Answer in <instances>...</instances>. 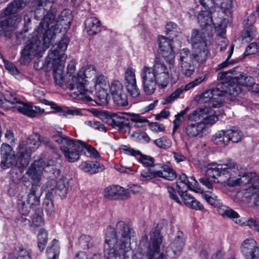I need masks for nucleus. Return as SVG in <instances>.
<instances>
[{"label":"nucleus","instance_id":"obj_1","mask_svg":"<svg viewBox=\"0 0 259 259\" xmlns=\"http://www.w3.org/2000/svg\"><path fill=\"white\" fill-rule=\"evenodd\" d=\"M115 229L110 227L107 229L104 252L106 259H116L120 254L116 250L118 244L123 252L127 251L130 244L131 229L125 223L118 222Z\"/></svg>","mask_w":259,"mask_h":259},{"label":"nucleus","instance_id":"obj_2","mask_svg":"<svg viewBox=\"0 0 259 259\" xmlns=\"http://www.w3.org/2000/svg\"><path fill=\"white\" fill-rule=\"evenodd\" d=\"M53 16L48 15L44 21L40 22L36 36L32 38L21 51L19 61L21 64L26 65L35 57H41L43 52L49 48L53 40L51 30H44V24L47 19H52Z\"/></svg>","mask_w":259,"mask_h":259},{"label":"nucleus","instance_id":"obj_3","mask_svg":"<svg viewBox=\"0 0 259 259\" xmlns=\"http://www.w3.org/2000/svg\"><path fill=\"white\" fill-rule=\"evenodd\" d=\"M69 39L64 37L57 44L53 46L44 62L48 69H53V77L56 83L61 86L64 82L63 70L67 56L65 54Z\"/></svg>","mask_w":259,"mask_h":259},{"label":"nucleus","instance_id":"obj_4","mask_svg":"<svg viewBox=\"0 0 259 259\" xmlns=\"http://www.w3.org/2000/svg\"><path fill=\"white\" fill-rule=\"evenodd\" d=\"M56 11L52 10L48 12L42 19L40 22L44 21V19L48 15H52V19H47L44 24V30H51L53 33V39L55 34L61 31H66L71 25L72 20L71 11L69 9H65L61 12L56 20L55 19Z\"/></svg>","mask_w":259,"mask_h":259},{"label":"nucleus","instance_id":"obj_5","mask_svg":"<svg viewBox=\"0 0 259 259\" xmlns=\"http://www.w3.org/2000/svg\"><path fill=\"white\" fill-rule=\"evenodd\" d=\"M238 171V165L232 160H229L224 164L213 163L208 164L206 174L208 179H213L214 183H219L221 181L225 182L227 180L226 176L230 177V175H233V172L237 174Z\"/></svg>","mask_w":259,"mask_h":259},{"label":"nucleus","instance_id":"obj_6","mask_svg":"<svg viewBox=\"0 0 259 259\" xmlns=\"http://www.w3.org/2000/svg\"><path fill=\"white\" fill-rule=\"evenodd\" d=\"M204 31L193 29L191 36L193 54L195 55L196 61L199 64L205 62L208 53Z\"/></svg>","mask_w":259,"mask_h":259},{"label":"nucleus","instance_id":"obj_7","mask_svg":"<svg viewBox=\"0 0 259 259\" xmlns=\"http://www.w3.org/2000/svg\"><path fill=\"white\" fill-rule=\"evenodd\" d=\"M31 153L30 147L19 146L17 159L14 154L2 156L1 165L3 169L9 168L13 165L18 167H25L30 162Z\"/></svg>","mask_w":259,"mask_h":259},{"label":"nucleus","instance_id":"obj_8","mask_svg":"<svg viewBox=\"0 0 259 259\" xmlns=\"http://www.w3.org/2000/svg\"><path fill=\"white\" fill-rule=\"evenodd\" d=\"M66 84L70 90H77L71 93V96L74 99L87 102L93 100L92 98L87 94L89 91L86 83L82 76L79 75V72L74 75H69Z\"/></svg>","mask_w":259,"mask_h":259},{"label":"nucleus","instance_id":"obj_9","mask_svg":"<svg viewBox=\"0 0 259 259\" xmlns=\"http://www.w3.org/2000/svg\"><path fill=\"white\" fill-rule=\"evenodd\" d=\"M39 188L38 185H31L26 197L18 195V205L20 213L28 214L32 206L39 204L41 194L38 192Z\"/></svg>","mask_w":259,"mask_h":259},{"label":"nucleus","instance_id":"obj_10","mask_svg":"<svg viewBox=\"0 0 259 259\" xmlns=\"http://www.w3.org/2000/svg\"><path fill=\"white\" fill-rule=\"evenodd\" d=\"M42 142L48 147V148L54 151L55 155L54 157L49 159L47 162L43 160V164L42 165L43 170L53 175L51 176L50 177L57 178L61 174L60 168L61 167V160L60 156L56 152V148L52 142L48 139H44Z\"/></svg>","mask_w":259,"mask_h":259},{"label":"nucleus","instance_id":"obj_11","mask_svg":"<svg viewBox=\"0 0 259 259\" xmlns=\"http://www.w3.org/2000/svg\"><path fill=\"white\" fill-rule=\"evenodd\" d=\"M0 15V36L11 39L14 36V29L18 25L21 19L18 15Z\"/></svg>","mask_w":259,"mask_h":259},{"label":"nucleus","instance_id":"obj_12","mask_svg":"<svg viewBox=\"0 0 259 259\" xmlns=\"http://www.w3.org/2000/svg\"><path fill=\"white\" fill-rule=\"evenodd\" d=\"M82 141L78 140H71L65 146H61L60 150L66 159L69 162L77 161L80 157V153L83 150Z\"/></svg>","mask_w":259,"mask_h":259},{"label":"nucleus","instance_id":"obj_13","mask_svg":"<svg viewBox=\"0 0 259 259\" xmlns=\"http://www.w3.org/2000/svg\"><path fill=\"white\" fill-rule=\"evenodd\" d=\"M179 56L182 74L186 77L191 76L195 70V67L193 63V60H196L195 55L189 49L184 48L180 50Z\"/></svg>","mask_w":259,"mask_h":259},{"label":"nucleus","instance_id":"obj_14","mask_svg":"<svg viewBox=\"0 0 259 259\" xmlns=\"http://www.w3.org/2000/svg\"><path fill=\"white\" fill-rule=\"evenodd\" d=\"M143 91L146 95L153 94L158 84V80L152 67L144 66L141 72Z\"/></svg>","mask_w":259,"mask_h":259},{"label":"nucleus","instance_id":"obj_15","mask_svg":"<svg viewBox=\"0 0 259 259\" xmlns=\"http://www.w3.org/2000/svg\"><path fill=\"white\" fill-rule=\"evenodd\" d=\"M96 95L99 100L103 103L107 102V90L109 84L107 78L103 74H97L92 79Z\"/></svg>","mask_w":259,"mask_h":259},{"label":"nucleus","instance_id":"obj_16","mask_svg":"<svg viewBox=\"0 0 259 259\" xmlns=\"http://www.w3.org/2000/svg\"><path fill=\"white\" fill-rule=\"evenodd\" d=\"M44 189H46L48 192H53V195L55 194L58 195L61 199L66 197L69 189L68 183L66 181L60 179L57 182L53 178L46 183Z\"/></svg>","mask_w":259,"mask_h":259},{"label":"nucleus","instance_id":"obj_17","mask_svg":"<svg viewBox=\"0 0 259 259\" xmlns=\"http://www.w3.org/2000/svg\"><path fill=\"white\" fill-rule=\"evenodd\" d=\"M172 42L171 39H169L166 36H159V47L161 55L170 65H173L175 62V53Z\"/></svg>","mask_w":259,"mask_h":259},{"label":"nucleus","instance_id":"obj_18","mask_svg":"<svg viewBox=\"0 0 259 259\" xmlns=\"http://www.w3.org/2000/svg\"><path fill=\"white\" fill-rule=\"evenodd\" d=\"M158 80V85L165 88L168 83L169 75L168 69L163 62L156 60L152 68Z\"/></svg>","mask_w":259,"mask_h":259},{"label":"nucleus","instance_id":"obj_19","mask_svg":"<svg viewBox=\"0 0 259 259\" xmlns=\"http://www.w3.org/2000/svg\"><path fill=\"white\" fill-rule=\"evenodd\" d=\"M125 85L127 92L133 98L138 97L140 94L137 87L135 70L132 67L126 69L124 73Z\"/></svg>","mask_w":259,"mask_h":259},{"label":"nucleus","instance_id":"obj_20","mask_svg":"<svg viewBox=\"0 0 259 259\" xmlns=\"http://www.w3.org/2000/svg\"><path fill=\"white\" fill-rule=\"evenodd\" d=\"M43 160L35 161L28 169L26 174L31 180V185H38L40 187V182L42 177Z\"/></svg>","mask_w":259,"mask_h":259},{"label":"nucleus","instance_id":"obj_21","mask_svg":"<svg viewBox=\"0 0 259 259\" xmlns=\"http://www.w3.org/2000/svg\"><path fill=\"white\" fill-rule=\"evenodd\" d=\"M242 253L245 259H259V247L252 239H247L241 247Z\"/></svg>","mask_w":259,"mask_h":259},{"label":"nucleus","instance_id":"obj_22","mask_svg":"<svg viewBox=\"0 0 259 259\" xmlns=\"http://www.w3.org/2000/svg\"><path fill=\"white\" fill-rule=\"evenodd\" d=\"M103 194L109 199H125L129 196L130 191L118 185H112L105 189Z\"/></svg>","mask_w":259,"mask_h":259},{"label":"nucleus","instance_id":"obj_23","mask_svg":"<svg viewBox=\"0 0 259 259\" xmlns=\"http://www.w3.org/2000/svg\"><path fill=\"white\" fill-rule=\"evenodd\" d=\"M105 122L109 125H111L113 128L124 127L131 128L130 126V122L128 119L124 116L115 114L110 113L106 115Z\"/></svg>","mask_w":259,"mask_h":259},{"label":"nucleus","instance_id":"obj_24","mask_svg":"<svg viewBox=\"0 0 259 259\" xmlns=\"http://www.w3.org/2000/svg\"><path fill=\"white\" fill-rule=\"evenodd\" d=\"M30 0H13L2 11V17L8 15H16L23 10Z\"/></svg>","mask_w":259,"mask_h":259},{"label":"nucleus","instance_id":"obj_25","mask_svg":"<svg viewBox=\"0 0 259 259\" xmlns=\"http://www.w3.org/2000/svg\"><path fill=\"white\" fill-rule=\"evenodd\" d=\"M190 179L194 182V184H193V182L188 180L187 176L185 174H181L177 181V187L182 192H186L188 189H191L197 193H202V191L200 188L194 186L197 184V181L195 180L193 177H191Z\"/></svg>","mask_w":259,"mask_h":259},{"label":"nucleus","instance_id":"obj_26","mask_svg":"<svg viewBox=\"0 0 259 259\" xmlns=\"http://www.w3.org/2000/svg\"><path fill=\"white\" fill-rule=\"evenodd\" d=\"M131 123L134 124L136 128L146 127L149 128L156 127L158 130H164L165 128L163 124L158 122H149L146 118L140 116L138 114H134L131 118Z\"/></svg>","mask_w":259,"mask_h":259},{"label":"nucleus","instance_id":"obj_27","mask_svg":"<svg viewBox=\"0 0 259 259\" xmlns=\"http://www.w3.org/2000/svg\"><path fill=\"white\" fill-rule=\"evenodd\" d=\"M214 13L209 12L208 11L202 10L198 14L197 16L198 22L202 28V30H211L213 28V25H214L213 20L212 19Z\"/></svg>","mask_w":259,"mask_h":259},{"label":"nucleus","instance_id":"obj_28","mask_svg":"<svg viewBox=\"0 0 259 259\" xmlns=\"http://www.w3.org/2000/svg\"><path fill=\"white\" fill-rule=\"evenodd\" d=\"M19 103L20 105L16 107V109L19 112L27 116L36 117L44 112V110L41 109L39 106H34V109L31 103L25 104L20 102Z\"/></svg>","mask_w":259,"mask_h":259},{"label":"nucleus","instance_id":"obj_29","mask_svg":"<svg viewBox=\"0 0 259 259\" xmlns=\"http://www.w3.org/2000/svg\"><path fill=\"white\" fill-rule=\"evenodd\" d=\"M233 175H230V177L226 176L229 185H246L251 182V178L248 173H244L241 176L238 170L237 174L233 172Z\"/></svg>","mask_w":259,"mask_h":259},{"label":"nucleus","instance_id":"obj_30","mask_svg":"<svg viewBox=\"0 0 259 259\" xmlns=\"http://www.w3.org/2000/svg\"><path fill=\"white\" fill-rule=\"evenodd\" d=\"M85 30L89 35L96 34L100 31L101 23L96 17H92L87 18L84 22Z\"/></svg>","mask_w":259,"mask_h":259},{"label":"nucleus","instance_id":"obj_31","mask_svg":"<svg viewBox=\"0 0 259 259\" xmlns=\"http://www.w3.org/2000/svg\"><path fill=\"white\" fill-rule=\"evenodd\" d=\"M79 168L86 172L94 174L104 170V166L98 162L88 161L81 162Z\"/></svg>","mask_w":259,"mask_h":259},{"label":"nucleus","instance_id":"obj_32","mask_svg":"<svg viewBox=\"0 0 259 259\" xmlns=\"http://www.w3.org/2000/svg\"><path fill=\"white\" fill-rule=\"evenodd\" d=\"M203 118L202 121L190 123L189 124V126L190 128L204 130L205 128H209L218 120V115H211Z\"/></svg>","mask_w":259,"mask_h":259},{"label":"nucleus","instance_id":"obj_33","mask_svg":"<svg viewBox=\"0 0 259 259\" xmlns=\"http://www.w3.org/2000/svg\"><path fill=\"white\" fill-rule=\"evenodd\" d=\"M184 236V233L182 231H178L174 240L171 242L169 247L174 254H179L182 250L185 245Z\"/></svg>","mask_w":259,"mask_h":259},{"label":"nucleus","instance_id":"obj_34","mask_svg":"<svg viewBox=\"0 0 259 259\" xmlns=\"http://www.w3.org/2000/svg\"><path fill=\"white\" fill-rule=\"evenodd\" d=\"M215 207L217 208L218 213L220 215L223 217H227L233 220L236 219L235 221L236 223L238 224H242V221L240 219H238L239 217L238 213L233 210L232 209L224 205H223L221 203H220V204H219L218 206H217Z\"/></svg>","mask_w":259,"mask_h":259},{"label":"nucleus","instance_id":"obj_35","mask_svg":"<svg viewBox=\"0 0 259 259\" xmlns=\"http://www.w3.org/2000/svg\"><path fill=\"white\" fill-rule=\"evenodd\" d=\"M11 259H32L31 251L27 245H20L16 248Z\"/></svg>","mask_w":259,"mask_h":259},{"label":"nucleus","instance_id":"obj_36","mask_svg":"<svg viewBox=\"0 0 259 259\" xmlns=\"http://www.w3.org/2000/svg\"><path fill=\"white\" fill-rule=\"evenodd\" d=\"M230 78L234 80L238 84L244 86H248L251 87L254 81L253 77L249 75H247L244 73H238L234 72L232 76H230Z\"/></svg>","mask_w":259,"mask_h":259},{"label":"nucleus","instance_id":"obj_37","mask_svg":"<svg viewBox=\"0 0 259 259\" xmlns=\"http://www.w3.org/2000/svg\"><path fill=\"white\" fill-rule=\"evenodd\" d=\"M213 92H216L217 96H224L225 94L234 95L236 91L229 83L222 81L219 83L215 88H213Z\"/></svg>","mask_w":259,"mask_h":259},{"label":"nucleus","instance_id":"obj_38","mask_svg":"<svg viewBox=\"0 0 259 259\" xmlns=\"http://www.w3.org/2000/svg\"><path fill=\"white\" fill-rule=\"evenodd\" d=\"M214 143L220 146H224L229 141L227 131H219L212 137Z\"/></svg>","mask_w":259,"mask_h":259},{"label":"nucleus","instance_id":"obj_39","mask_svg":"<svg viewBox=\"0 0 259 259\" xmlns=\"http://www.w3.org/2000/svg\"><path fill=\"white\" fill-rule=\"evenodd\" d=\"M157 178H162L169 181H172L177 177L175 171L168 166L164 167L162 169L156 170Z\"/></svg>","mask_w":259,"mask_h":259},{"label":"nucleus","instance_id":"obj_40","mask_svg":"<svg viewBox=\"0 0 259 259\" xmlns=\"http://www.w3.org/2000/svg\"><path fill=\"white\" fill-rule=\"evenodd\" d=\"M209 109L208 108H198L194 110L188 115V119L191 121H195L199 119L201 117H204L209 113Z\"/></svg>","mask_w":259,"mask_h":259},{"label":"nucleus","instance_id":"obj_41","mask_svg":"<svg viewBox=\"0 0 259 259\" xmlns=\"http://www.w3.org/2000/svg\"><path fill=\"white\" fill-rule=\"evenodd\" d=\"M53 198V192L48 191L43 203L44 209L50 214L54 212V204Z\"/></svg>","mask_w":259,"mask_h":259},{"label":"nucleus","instance_id":"obj_42","mask_svg":"<svg viewBox=\"0 0 259 259\" xmlns=\"http://www.w3.org/2000/svg\"><path fill=\"white\" fill-rule=\"evenodd\" d=\"M97 74L96 68L93 65H88L84 70L79 71V75L82 76L85 83L88 81L86 78H91L93 77H95V76Z\"/></svg>","mask_w":259,"mask_h":259},{"label":"nucleus","instance_id":"obj_43","mask_svg":"<svg viewBox=\"0 0 259 259\" xmlns=\"http://www.w3.org/2000/svg\"><path fill=\"white\" fill-rule=\"evenodd\" d=\"M59 249L58 240L54 239L52 246L47 249L48 259H57L59 256Z\"/></svg>","mask_w":259,"mask_h":259},{"label":"nucleus","instance_id":"obj_44","mask_svg":"<svg viewBox=\"0 0 259 259\" xmlns=\"http://www.w3.org/2000/svg\"><path fill=\"white\" fill-rule=\"evenodd\" d=\"M113 101L118 106H125L127 105V98L124 91L112 95Z\"/></svg>","mask_w":259,"mask_h":259},{"label":"nucleus","instance_id":"obj_45","mask_svg":"<svg viewBox=\"0 0 259 259\" xmlns=\"http://www.w3.org/2000/svg\"><path fill=\"white\" fill-rule=\"evenodd\" d=\"M187 91L184 85H182L179 88L175 90L173 93L170 94L168 96L165 98L163 104L170 103L175 101L177 99L179 98L180 96L183 93L184 91Z\"/></svg>","mask_w":259,"mask_h":259},{"label":"nucleus","instance_id":"obj_46","mask_svg":"<svg viewBox=\"0 0 259 259\" xmlns=\"http://www.w3.org/2000/svg\"><path fill=\"white\" fill-rule=\"evenodd\" d=\"M128 131V134L133 138L134 140L138 141L143 140L146 142L150 141V138L147 134L143 131Z\"/></svg>","mask_w":259,"mask_h":259},{"label":"nucleus","instance_id":"obj_47","mask_svg":"<svg viewBox=\"0 0 259 259\" xmlns=\"http://www.w3.org/2000/svg\"><path fill=\"white\" fill-rule=\"evenodd\" d=\"M38 247L39 250H43L46 245L48 240V234L44 229H41L37 236Z\"/></svg>","mask_w":259,"mask_h":259},{"label":"nucleus","instance_id":"obj_48","mask_svg":"<svg viewBox=\"0 0 259 259\" xmlns=\"http://www.w3.org/2000/svg\"><path fill=\"white\" fill-rule=\"evenodd\" d=\"M2 94L6 102L11 104L20 103V100L17 98L15 93H12L9 91L3 90Z\"/></svg>","mask_w":259,"mask_h":259},{"label":"nucleus","instance_id":"obj_49","mask_svg":"<svg viewBox=\"0 0 259 259\" xmlns=\"http://www.w3.org/2000/svg\"><path fill=\"white\" fill-rule=\"evenodd\" d=\"M153 178H157L156 170H144L141 173L140 179L142 181H147Z\"/></svg>","mask_w":259,"mask_h":259},{"label":"nucleus","instance_id":"obj_50","mask_svg":"<svg viewBox=\"0 0 259 259\" xmlns=\"http://www.w3.org/2000/svg\"><path fill=\"white\" fill-rule=\"evenodd\" d=\"M216 92H213V89L207 90L204 92L201 96L200 99L202 102L207 103L212 102L215 99Z\"/></svg>","mask_w":259,"mask_h":259},{"label":"nucleus","instance_id":"obj_51","mask_svg":"<svg viewBox=\"0 0 259 259\" xmlns=\"http://www.w3.org/2000/svg\"><path fill=\"white\" fill-rule=\"evenodd\" d=\"M21 167L15 166L10 171V178L14 183H18L22 178V170Z\"/></svg>","mask_w":259,"mask_h":259},{"label":"nucleus","instance_id":"obj_52","mask_svg":"<svg viewBox=\"0 0 259 259\" xmlns=\"http://www.w3.org/2000/svg\"><path fill=\"white\" fill-rule=\"evenodd\" d=\"M139 161L145 167H150L154 166V158L150 156L143 154L142 153L140 155Z\"/></svg>","mask_w":259,"mask_h":259},{"label":"nucleus","instance_id":"obj_53","mask_svg":"<svg viewBox=\"0 0 259 259\" xmlns=\"http://www.w3.org/2000/svg\"><path fill=\"white\" fill-rule=\"evenodd\" d=\"M109 87L112 95L123 91L122 84L117 80H114L110 85H109Z\"/></svg>","mask_w":259,"mask_h":259},{"label":"nucleus","instance_id":"obj_54","mask_svg":"<svg viewBox=\"0 0 259 259\" xmlns=\"http://www.w3.org/2000/svg\"><path fill=\"white\" fill-rule=\"evenodd\" d=\"M227 132L229 141H232L234 143H237L239 142L242 138L241 131H227Z\"/></svg>","mask_w":259,"mask_h":259},{"label":"nucleus","instance_id":"obj_55","mask_svg":"<svg viewBox=\"0 0 259 259\" xmlns=\"http://www.w3.org/2000/svg\"><path fill=\"white\" fill-rule=\"evenodd\" d=\"M53 140L58 144H63L62 146L66 145L72 139L67 136H62L60 134H56L52 136Z\"/></svg>","mask_w":259,"mask_h":259},{"label":"nucleus","instance_id":"obj_56","mask_svg":"<svg viewBox=\"0 0 259 259\" xmlns=\"http://www.w3.org/2000/svg\"><path fill=\"white\" fill-rule=\"evenodd\" d=\"M81 110L75 108H66L63 109L61 115L67 117L68 115L78 116L81 115Z\"/></svg>","mask_w":259,"mask_h":259},{"label":"nucleus","instance_id":"obj_57","mask_svg":"<svg viewBox=\"0 0 259 259\" xmlns=\"http://www.w3.org/2000/svg\"><path fill=\"white\" fill-rule=\"evenodd\" d=\"M79 241L80 244L83 248H89L91 247L93 245L92 238L90 236L88 235H81L79 239Z\"/></svg>","mask_w":259,"mask_h":259},{"label":"nucleus","instance_id":"obj_58","mask_svg":"<svg viewBox=\"0 0 259 259\" xmlns=\"http://www.w3.org/2000/svg\"><path fill=\"white\" fill-rule=\"evenodd\" d=\"M205 75H202L190 82L186 85H184L187 91L191 90L194 87L201 84L205 79Z\"/></svg>","mask_w":259,"mask_h":259},{"label":"nucleus","instance_id":"obj_59","mask_svg":"<svg viewBox=\"0 0 259 259\" xmlns=\"http://www.w3.org/2000/svg\"><path fill=\"white\" fill-rule=\"evenodd\" d=\"M165 31L167 33L174 32V35L177 36L178 33H181L180 28L174 22H170L166 24L165 26Z\"/></svg>","mask_w":259,"mask_h":259},{"label":"nucleus","instance_id":"obj_60","mask_svg":"<svg viewBox=\"0 0 259 259\" xmlns=\"http://www.w3.org/2000/svg\"><path fill=\"white\" fill-rule=\"evenodd\" d=\"M82 144L83 146V150L85 149L88 152L91 157L96 158L100 156L99 152L91 145H88L84 142H82Z\"/></svg>","mask_w":259,"mask_h":259},{"label":"nucleus","instance_id":"obj_61","mask_svg":"<svg viewBox=\"0 0 259 259\" xmlns=\"http://www.w3.org/2000/svg\"><path fill=\"white\" fill-rule=\"evenodd\" d=\"M249 226L250 228L253 229L255 231L259 232V220L257 219L250 218L245 222H242V224Z\"/></svg>","mask_w":259,"mask_h":259},{"label":"nucleus","instance_id":"obj_62","mask_svg":"<svg viewBox=\"0 0 259 259\" xmlns=\"http://www.w3.org/2000/svg\"><path fill=\"white\" fill-rule=\"evenodd\" d=\"M155 144L160 148L166 149L170 146V140L166 137H162L155 140Z\"/></svg>","mask_w":259,"mask_h":259},{"label":"nucleus","instance_id":"obj_63","mask_svg":"<svg viewBox=\"0 0 259 259\" xmlns=\"http://www.w3.org/2000/svg\"><path fill=\"white\" fill-rule=\"evenodd\" d=\"M203 196L204 199L209 204L215 207L220 204V200L218 199L217 196L214 194H212L211 195H209L208 194H204Z\"/></svg>","mask_w":259,"mask_h":259},{"label":"nucleus","instance_id":"obj_64","mask_svg":"<svg viewBox=\"0 0 259 259\" xmlns=\"http://www.w3.org/2000/svg\"><path fill=\"white\" fill-rule=\"evenodd\" d=\"M256 33V31L252 28L247 29L243 33V40L246 42L251 40Z\"/></svg>","mask_w":259,"mask_h":259}]
</instances>
